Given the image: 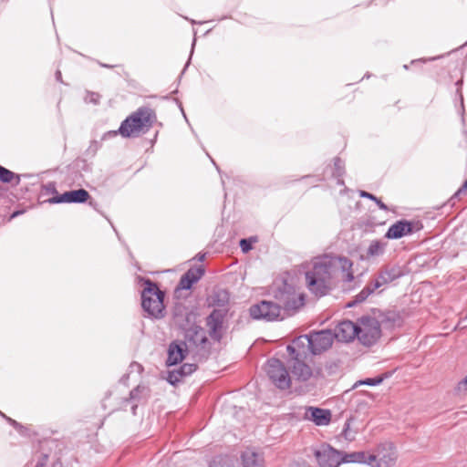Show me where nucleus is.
I'll use <instances>...</instances> for the list:
<instances>
[{"label": "nucleus", "mask_w": 467, "mask_h": 467, "mask_svg": "<svg viewBox=\"0 0 467 467\" xmlns=\"http://www.w3.org/2000/svg\"><path fill=\"white\" fill-rule=\"evenodd\" d=\"M352 266V261L347 257L329 254L316 257L313 268L306 274L307 286L313 294L322 296L337 280L351 282L354 278Z\"/></svg>", "instance_id": "obj_1"}, {"label": "nucleus", "mask_w": 467, "mask_h": 467, "mask_svg": "<svg viewBox=\"0 0 467 467\" xmlns=\"http://www.w3.org/2000/svg\"><path fill=\"white\" fill-rule=\"evenodd\" d=\"M155 120L156 115L153 109L148 107L140 108L122 121L119 129V134L123 138L137 137L148 130Z\"/></svg>", "instance_id": "obj_2"}, {"label": "nucleus", "mask_w": 467, "mask_h": 467, "mask_svg": "<svg viewBox=\"0 0 467 467\" xmlns=\"http://www.w3.org/2000/svg\"><path fill=\"white\" fill-rule=\"evenodd\" d=\"M163 293L156 284L147 280L141 293V306L149 316L160 318L163 317Z\"/></svg>", "instance_id": "obj_3"}, {"label": "nucleus", "mask_w": 467, "mask_h": 467, "mask_svg": "<svg viewBox=\"0 0 467 467\" xmlns=\"http://www.w3.org/2000/svg\"><path fill=\"white\" fill-rule=\"evenodd\" d=\"M275 299L281 306L282 312H295L304 305V296L286 283L275 293Z\"/></svg>", "instance_id": "obj_4"}, {"label": "nucleus", "mask_w": 467, "mask_h": 467, "mask_svg": "<svg viewBox=\"0 0 467 467\" xmlns=\"http://www.w3.org/2000/svg\"><path fill=\"white\" fill-rule=\"evenodd\" d=\"M357 338L365 346H371L379 338L381 330L379 322L370 317H362L357 323Z\"/></svg>", "instance_id": "obj_5"}, {"label": "nucleus", "mask_w": 467, "mask_h": 467, "mask_svg": "<svg viewBox=\"0 0 467 467\" xmlns=\"http://www.w3.org/2000/svg\"><path fill=\"white\" fill-rule=\"evenodd\" d=\"M265 371L269 379L278 389H286L290 387L289 374L279 359H269L265 366Z\"/></svg>", "instance_id": "obj_6"}, {"label": "nucleus", "mask_w": 467, "mask_h": 467, "mask_svg": "<svg viewBox=\"0 0 467 467\" xmlns=\"http://www.w3.org/2000/svg\"><path fill=\"white\" fill-rule=\"evenodd\" d=\"M250 315L254 319H265L274 321L279 317L283 318L281 306L276 302L263 300L250 308Z\"/></svg>", "instance_id": "obj_7"}, {"label": "nucleus", "mask_w": 467, "mask_h": 467, "mask_svg": "<svg viewBox=\"0 0 467 467\" xmlns=\"http://www.w3.org/2000/svg\"><path fill=\"white\" fill-rule=\"evenodd\" d=\"M186 339L190 347H195L196 354L200 357L204 358L209 353L211 345L203 328L195 327L189 329L186 333Z\"/></svg>", "instance_id": "obj_8"}, {"label": "nucleus", "mask_w": 467, "mask_h": 467, "mask_svg": "<svg viewBox=\"0 0 467 467\" xmlns=\"http://www.w3.org/2000/svg\"><path fill=\"white\" fill-rule=\"evenodd\" d=\"M226 313L225 308L214 309L206 318L209 335L215 341H220L223 335Z\"/></svg>", "instance_id": "obj_9"}, {"label": "nucleus", "mask_w": 467, "mask_h": 467, "mask_svg": "<svg viewBox=\"0 0 467 467\" xmlns=\"http://www.w3.org/2000/svg\"><path fill=\"white\" fill-rule=\"evenodd\" d=\"M287 352L294 359H303L307 354L312 353V344L310 335H303L293 340L291 345L286 348Z\"/></svg>", "instance_id": "obj_10"}, {"label": "nucleus", "mask_w": 467, "mask_h": 467, "mask_svg": "<svg viewBox=\"0 0 467 467\" xmlns=\"http://www.w3.org/2000/svg\"><path fill=\"white\" fill-rule=\"evenodd\" d=\"M320 467H337L341 463L339 451L328 445H323L315 452Z\"/></svg>", "instance_id": "obj_11"}, {"label": "nucleus", "mask_w": 467, "mask_h": 467, "mask_svg": "<svg viewBox=\"0 0 467 467\" xmlns=\"http://www.w3.org/2000/svg\"><path fill=\"white\" fill-rule=\"evenodd\" d=\"M312 354H320L328 349L333 343L334 335L330 330H320L310 334Z\"/></svg>", "instance_id": "obj_12"}, {"label": "nucleus", "mask_w": 467, "mask_h": 467, "mask_svg": "<svg viewBox=\"0 0 467 467\" xmlns=\"http://www.w3.org/2000/svg\"><path fill=\"white\" fill-rule=\"evenodd\" d=\"M418 223L407 220H400L390 225L385 237L388 239H400L411 234L414 230H419Z\"/></svg>", "instance_id": "obj_13"}, {"label": "nucleus", "mask_w": 467, "mask_h": 467, "mask_svg": "<svg viewBox=\"0 0 467 467\" xmlns=\"http://www.w3.org/2000/svg\"><path fill=\"white\" fill-rule=\"evenodd\" d=\"M357 323L349 320H344L337 324L333 335L338 341L349 342L357 337Z\"/></svg>", "instance_id": "obj_14"}, {"label": "nucleus", "mask_w": 467, "mask_h": 467, "mask_svg": "<svg viewBox=\"0 0 467 467\" xmlns=\"http://www.w3.org/2000/svg\"><path fill=\"white\" fill-rule=\"evenodd\" d=\"M89 198V193L84 189H78L74 191L66 192L59 196L53 197L50 199V202L52 203H60V202H75L81 203L88 201Z\"/></svg>", "instance_id": "obj_15"}, {"label": "nucleus", "mask_w": 467, "mask_h": 467, "mask_svg": "<svg viewBox=\"0 0 467 467\" xmlns=\"http://www.w3.org/2000/svg\"><path fill=\"white\" fill-rule=\"evenodd\" d=\"M331 412L328 410L309 407L306 410L305 419L313 421L317 426H327L331 421Z\"/></svg>", "instance_id": "obj_16"}, {"label": "nucleus", "mask_w": 467, "mask_h": 467, "mask_svg": "<svg viewBox=\"0 0 467 467\" xmlns=\"http://www.w3.org/2000/svg\"><path fill=\"white\" fill-rule=\"evenodd\" d=\"M396 459L397 454L391 445H389L386 451H380L376 455H368V463L371 465L376 464L378 467H391L394 465Z\"/></svg>", "instance_id": "obj_17"}, {"label": "nucleus", "mask_w": 467, "mask_h": 467, "mask_svg": "<svg viewBox=\"0 0 467 467\" xmlns=\"http://www.w3.org/2000/svg\"><path fill=\"white\" fill-rule=\"evenodd\" d=\"M400 275V271L397 267H385L383 268L375 278L373 282H371L373 288L379 289L385 285L394 281Z\"/></svg>", "instance_id": "obj_18"}, {"label": "nucleus", "mask_w": 467, "mask_h": 467, "mask_svg": "<svg viewBox=\"0 0 467 467\" xmlns=\"http://www.w3.org/2000/svg\"><path fill=\"white\" fill-rule=\"evenodd\" d=\"M204 274L202 266L190 268L182 277L178 285L179 289H190Z\"/></svg>", "instance_id": "obj_19"}, {"label": "nucleus", "mask_w": 467, "mask_h": 467, "mask_svg": "<svg viewBox=\"0 0 467 467\" xmlns=\"http://www.w3.org/2000/svg\"><path fill=\"white\" fill-rule=\"evenodd\" d=\"M186 343L181 344L172 342L168 348L167 365L173 366L181 362L184 358Z\"/></svg>", "instance_id": "obj_20"}, {"label": "nucleus", "mask_w": 467, "mask_h": 467, "mask_svg": "<svg viewBox=\"0 0 467 467\" xmlns=\"http://www.w3.org/2000/svg\"><path fill=\"white\" fill-rule=\"evenodd\" d=\"M387 244L379 241L373 240L366 250V253L360 255V258L364 261H370L378 258L385 253Z\"/></svg>", "instance_id": "obj_21"}, {"label": "nucleus", "mask_w": 467, "mask_h": 467, "mask_svg": "<svg viewBox=\"0 0 467 467\" xmlns=\"http://www.w3.org/2000/svg\"><path fill=\"white\" fill-rule=\"evenodd\" d=\"M244 467H265V460L262 454L247 449L242 454Z\"/></svg>", "instance_id": "obj_22"}, {"label": "nucleus", "mask_w": 467, "mask_h": 467, "mask_svg": "<svg viewBox=\"0 0 467 467\" xmlns=\"http://www.w3.org/2000/svg\"><path fill=\"white\" fill-rule=\"evenodd\" d=\"M150 397V389L144 385H139L130 393V400L134 402L131 406L132 413L135 414L138 403L145 401Z\"/></svg>", "instance_id": "obj_23"}, {"label": "nucleus", "mask_w": 467, "mask_h": 467, "mask_svg": "<svg viewBox=\"0 0 467 467\" xmlns=\"http://www.w3.org/2000/svg\"><path fill=\"white\" fill-rule=\"evenodd\" d=\"M292 373L294 376L297 377L298 379L305 381L311 377L312 370L302 359H295Z\"/></svg>", "instance_id": "obj_24"}, {"label": "nucleus", "mask_w": 467, "mask_h": 467, "mask_svg": "<svg viewBox=\"0 0 467 467\" xmlns=\"http://www.w3.org/2000/svg\"><path fill=\"white\" fill-rule=\"evenodd\" d=\"M376 288H373L372 284L367 285L356 296L355 300L351 303L348 304V306H352L355 304L362 303L365 301L374 291Z\"/></svg>", "instance_id": "obj_25"}, {"label": "nucleus", "mask_w": 467, "mask_h": 467, "mask_svg": "<svg viewBox=\"0 0 467 467\" xmlns=\"http://www.w3.org/2000/svg\"><path fill=\"white\" fill-rule=\"evenodd\" d=\"M341 462H368V456L365 452H352L341 457Z\"/></svg>", "instance_id": "obj_26"}, {"label": "nucleus", "mask_w": 467, "mask_h": 467, "mask_svg": "<svg viewBox=\"0 0 467 467\" xmlns=\"http://www.w3.org/2000/svg\"><path fill=\"white\" fill-rule=\"evenodd\" d=\"M343 174H344V163L339 158H336L334 161L333 175L337 178L338 184H344V182L341 179Z\"/></svg>", "instance_id": "obj_27"}, {"label": "nucleus", "mask_w": 467, "mask_h": 467, "mask_svg": "<svg viewBox=\"0 0 467 467\" xmlns=\"http://www.w3.org/2000/svg\"><path fill=\"white\" fill-rule=\"evenodd\" d=\"M14 179L16 180V184H18L20 181L19 176L3 167L0 171V181L3 182H11Z\"/></svg>", "instance_id": "obj_28"}, {"label": "nucleus", "mask_w": 467, "mask_h": 467, "mask_svg": "<svg viewBox=\"0 0 467 467\" xmlns=\"http://www.w3.org/2000/svg\"><path fill=\"white\" fill-rule=\"evenodd\" d=\"M182 375L181 374V371L180 369L178 370H172V371H169L168 373V377H167V380L168 382H170L171 385H175L177 384L178 382H180L182 379Z\"/></svg>", "instance_id": "obj_29"}, {"label": "nucleus", "mask_w": 467, "mask_h": 467, "mask_svg": "<svg viewBox=\"0 0 467 467\" xmlns=\"http://www.w3.org/2000/svg\"><path fill=\"white\" fill-rule=\"evenodd\" d=\"M382 382V378L366 379L364 380L357 381L353 388H357L360 385L376 386Z\"/></svg>", "instance_id": "obj_30"}, {"label": "nucleus", "mask_w": 467, "mask_h": 467, "mask_svg": "<svg viewBox=\"0 0 467 467\" xmlns=\"http://www.w3.org/2000/svg\"><path fill=\"white\" fill-rule=\"evenodd\" d=\"M100 99V95L96 92L87 91L86 96L84 98L85 102L87 103H92V104H99Z\"/></svg>", "instance_id": "obj_31"}, {"label": "nucleus", "mask_w": 467, "mask_h": 467, "mask_svg": "<svg viewBox=\"0 0 467 467\" xmlns=\"http://www.w3.org/2000/svg\"><path fill=\"white\" fill-rule=\"evenodd\" d=\"M196 370L195 364L185 363L180 368L181 374L182 377L191 375Z\"/></svg>", "instance_id": "obj_32"}, {"label": "nucleus", "mask_w": 467, "mask_h": 467, "mask_svg": "<svg viewBox=\"0 0 467 467\" xmlns=\"http://www.w3.org/2000/svg\"><path fill=\"white\" fill-rule=\"evenodd\" d=\"M349 422H346L342 431V435L346 440L352 441L354 439L353 434L350 431Z\"/></svg>", "instance_id": "obj_33"}, {"label": "nucleus", "mask_w": 467, "mask_h": 467, "mask_svg": "<svg viewBox=\"0 0 467 467\" xmlns=\"http://www.w3.org/2000/svg\"><path fill=\"white\" fill-rule=\"evenodd\" d=\"M240 247L244 253H248L252 249V243L250 240L242 239L240 241Z\"/></svg>", "instance_id": "obj_34"}, {"label": "nucleus", "mask_w": 467, "mask_h": 467, "mask_svg": "<svg viewBox=\"0 0 467 467\" xmlns=\"http://www.w3.org/2000/svg\"><path fill=\"white\" fill-rule=\"evenodd\" d=\"M458 390L460 392H467V376L462 381L459 382Z\"/></svg>", "instance_id": "obj_35"}, {"label": "nucleus", "mask_w": 467, "mask_h": 467, "mask_svg": "<svg viewBox=\"0 0 467 467\" xmlns=\"http://www.w3.org/2000/svg\"><path fill=\"white\" fill-rule=\"evenodd\" d=\"M118 134H119V130H109V131L106 132V133L102 136V140H107V139L114 138V137H116Z\"/></svg>", "instance_id": "obj_36"}, {"label": "nucleus", "mask_w": 467, "mask_h": 467, "mask_svg": "<svg viewBox=\"0 0 467 467\" xmlns=\"http://www.w3.org/2000/svg\"><path fill=\"white\" fill-rule=\"evenodd\" d=\"M359 196L362 197V198H368V199L372 200V201L377 200V197L375 195H373L372 193H369L368 192H365V191H360L359 192Z\"/></svg>", "instance_id": "obj_37"}, {"label": "nucleus", "mask_w": 467, "mask_h": 467, "mask_svg": "<svg viewBox=\"0 0 467 467\" xmlns=\"http://www.w3.org/2000/svg\"><path fill=\"white\" fill-rule=\"evenodd\" d=\"M467 193V180L464 182L463 185L454 194L455 197H458L461 194Z\"/></svg>", "instance_id": "obj_38"}, {"label": "nucleus", "mask_w": 467, "mask_h": 467, "mask_svg": "<svg viewBox=\"0 0 467 467\" xmlns=\"http://www.w3.org/2000/svg\"><path fill=\"white\" fill-rule=\"evenodd\" d=\"M289 467H310L306 462H295Z\"/></svg>", "instance_id": "obj_39"}, {"label": "nucleus", "mask_w": 467, "mask_h": 467, "mask_svg": "<svg viewBox=\"0 0 467 467\" xmlns=\"http://www.w3.org/2000/svg\"><path fill=\"white\" fill-rule=\"evenodd\" d=\"M0 414H1L4 418H5V419H6V420H7L8 422H10V423L15 427V428H16V429H17V428H21V426L19 425V423H18V422H16L15 420H12L11 418L6 417L5 415H4V414H3V413H1V412H0Z\"/></svg>", "instance_id": "obj_40"}, {"label": "nucleus", "mask_w": 467, "mask_h": 467, "mask_svg": "<svg viewBox=\"0 0 467 467\" xmlns=\"http://www.w3.org/2000/svg\"><path fill=\"white\" fill-rule=\"evenodd\" d=\"M374 202L377 203L380 210L388 211L387 205L384 202H382L379 198H377V200H375Z\"/></svg>", "instance_id": "obj_41"}, {"label": "nucleus", "mask_w": 467, "mask_h": 467, "mask_svg": "<svg viewBox=\"0 0 467 467\" xmlns=\"http://www.w3.org/2000/svg\"><path fill=\"white\" fill-rule=\"evenodd\" d=\"M218 296L222 297V302L225 303L228 301V294L225 291H221L217 294Z\"/></svg>", "instance_id": "obj_42"}, {"label": "nucleus", "mask_w": 467, "mask_h": 467, "mask_svg": "<svg viewBox=\"0 0 467 467\" xmlns=\"http://www.w3.org/2000/svg\"><path fill=\"white\" fill-rule=\"evenodd\" d=\"M44 188H45L47 191H48V192H55V191H56L55 184H54V183H52V182H49V183L46 184V185L44 186Z\"/></svg>", "instance_id": "obj_43"}, {"label": "nucleus", "mask_w": 467, "mask_h": 467, "mask_svg": "<svg viewBox=\"0 0 467 467\" xmlns=\"http://www.w3.org/2000/svg\"><path fill=\"white\" fill-rule=\"evenodd\" d=\"M56 78H57V81H62L61 80V72L59 70H57L56 72Z\"/></svg>", "instance_id": "obj_44"}, {"label": "nucleus", "mask_w": 467, "mask_h": 467, "mask_svg": "<svg viewBox=\"0 0 467 467\" xmlns=\"http://www.w3.org/2000/svg\"><path fill=\"white\" fill-rule=\"evenodd\" d=\"M131 367H136L138 369H140V368H141V366L138 363L132 364Z\"/></svg>", "instance_id": "obj_45"}, {"label": "nucleus", "mask_w": 467, "mask_h": 467, "mask_svg": "<svg viewBox=\"0 0 467 467\" xmlns=\"http://www.w3.org/2000/svg\"><path fill=\"white\" fill-rule=\"evenodd\" d=\"M460 97H461V103H462V111L464 110L463 109V97L462 94H460Z\"/></svg>", "instance_id": "obj_46"}, {"label": "nucleus", "mask_w": 467, "mask_h": 467, "mask_svg": "<svg viewBox=\"0 0 467 467\" xmlns=\"http://www.w3.org/2000/svg\"><path fill=\"white\" fill-rule=\"evenodd\" d=\"M36 467H45V463L44 462H38Z\"/></svg>", "instance_id": "obj_47"}]
</instances>
